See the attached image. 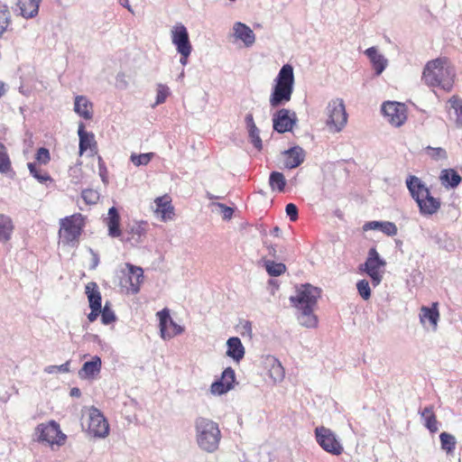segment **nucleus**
I'll return each mask as SVG.
<instances>
[{
	"instance_id": "f257e3e1",
	"label": "nucleus",
	"mask_w": 462,
	"mask_h": 462,
	"mask_svg": "<svg viewBox=\"0 0 462 462\" xmlns=\"http://www.w3.org/2000/svg\"><path fill=\"white\" fill-rule=\"evenodd\" d=\"M455 79V67L447 58L430 60L423 69L422 80L431 88H439L449 92L453 88Z\"/></svg>"
},
{
	"instance_id": "f03ea898",
	"label": "nucleus",
	"mask_w": 462,
	"mask_h": 462,
	"mask_svg": "<svg viewBox=\"0 0 462 462\" xmlns=\"http://www.w3.org/2000/svg\"><path fill=\"white\" fill-rule=\"evenodd\" d=\"M195 441L203 452L213 454L219 448L222 439L217 422L206 417H198L194 420Z\"/></svg>"
},
{
	"instance_id": "7ed1b4c3",
	"label": "nucleus",
	"mask_w": 462,
	"mask_h": 462,
	"mask_svg": "<svg viewBox=\"0 0 462 462\" xmlns=\"http://www.w3.org/2000/svg\"><path fill=\"white\" fill-rule=\"evenodd\" d=\"M294 73L291 64L283 65L273 80L269 97L271 107L276 108L291 101L294 89Z\"/></svg>"
},
{
	"instance_id": "20e7f679",
	"label": "nucleus",
	"mask_w": 462,
	"mask_h": 462,
	"mask_svg": "<svg viewBox=\"0 0 462 462\" xmlns=\"http://www.w3.org/2000/svg\"><path fill=\"white\" fill-rule=\"evenodd\" d=\"M33 439L53 448L55 445L58 447L63 446L67 436L61 431L60 424L51 420L48 422L40 423L35 427Z\"/></svg>"
},
{
	"instance_id": "39448f33",
	"label": "nucleus",
	"mask_w": 462,
	"mask_h": 462,
	"mask_svg": "<svg viewBox=\"0 0 462 462\" xmlns=\"http://www.w3.org/2000/svg\"><path fill=\"white\" fill-rule=\"evenodd\" d=\"M326 125L329 132L339 133L347 123V114L345 104L341 98L331 99L325 109Z\"/></svg>"
},
{
	"instance_id": "423d86ee",
	"label": "nucleus",
	"mask_w": 462,
	"mask_h": 462,
	"mask_svg": "<svg viewBox=\"0 0 462 462\" xmlns=\"http://www.w3.org/2000/svg\"><path fill=\"white\" fill-rule=\"evenodd\" d=\"M60 228L59 231L61 242L65 245H75L79 243V238L85 226L84 218L81 214H75L60 219Z\"/></svg>"
},
{
	"instance_id": "0eeeda50",
	"label": "nucleus",
	"mask_w": 462,
	"mask_h": 462,
	"mask_svg": "<svg viewBox=\"0 0 462 462\" xmlns=\"http://www.w3.org/2000/svg\"><path fill=\"white\" fill-rule=\"evenodd\" d=\"M314 436L319 446L327 453L340 456L344 452V446L339 437L329 428L316 427Z\"/></svg>"
},
{
	"instance_id": "6e6552de",
	"label": "nucleus",
	"mask_w": 462,
	"mask_h": 462,
	"mask_svg": "<svg viewBox=\"0 0 462 462\" xmlns=\"http://www.w3.org/2000/svg\"><path fill=\"white\" fill-rule=\"evenodd\" d=\"M385 263V261L380 257L375 248L369 250L364 268L361 266L360 270L365 272L370 276L374 287H376L382 282V269L384 267Z\"/></svg>"
},
{
	"instance_id": "1a4fd4ad",
	"label": "nucleus",
	"mask_w": 462,
	"mask_h": 462,
	"mask_svg": "<svg viewBox=\"0 0 462 462\" xmlns=\"http://www.w3.org/2000/svg\"><path fill=\"white\" fill-rule=\"evenodd\" d=\"M88 432L89 435L98 439H105L109 434V424L106 419L94 406H91L88 410Z\"/></svg>"
},
{
	"instance_id": "9d476101",
	"label": "nucleus",
	"mask_w": 462,
	"mask_h": 462,
	"mask_svg": "<svg viewBox=\"0 0 462 462\" xmlns=\"http://www.w3.org/2000/svg\"><path fill=\"white\" fill-rule=\"evenodd\" d=\"M320 297V290L318 287L306 283L301 284L297 289L295 296H291L290 300L293 307L312 306L316 307L318 299Z\"/></svg>"
},
{
	"instance_id": "9b49d317",
	"label": "nucleus",
	"mask_w": 462,
	"mask_h": 462,
	"mask_svg": "<svg viewBox=\"0 0 462 462\" xmlns=\"http://www.w3.org/2000/svg\"><path fill=\"white\" fill-rule=\"evenodd\" d=\"M273 130L279 134L291 132L297 124L296 113L290 109L281 108L273 115Z\"/></svg>"
},
{
	"instance_id": "f8f14e48",
	"label": "nucleus",
	"mask_w": 462,
	"mask_h": 462,
	"mask_svg": "<svg viewBox=\"0 0 462 462\" xmlns=\"http://www.w3.org/2000/svg\"><path fill=\"white\" fill-rule=\"evenodd\" d=\"M156 315L160 321V334L162 339H171L173 337L183 333L184 328L178 325L171 319L168 309L165 308L161 311H158Z\"/></svg>"
},
{
	"instance_id": "ddd939ff",
	"label": "nucleus",
	"mask_w": 462,
	"mask_h": 462,
	"mask_svg": "<svg viewBox=\"0 0 462 462\" xmlns=\"http://www.w3.org/2000/svg\"><path fill=\"white\" fill-rule=\"evenodd\" d=\"M382 112L387 121L394 126H401L407 119L406 106L399 102L383 103Z\"/></svg>"
},
{
	"instance_id": "4468645a",
	"label": "nucleus",
	"mask_w": 462,
	"mask_h": 462,
	"mask_svg": "<svg viewBox=\"0 0 462 462\" xmlns=\"http://www.w3.org/2000/svg\"><path fill=\"white\" fill-rule=\"evenodd\" d=\"M171 40L172 44L175 46L176 51L192 49L189 32L186 26L181 23H177L171 27Z\"/></svg>"
},
{
	"instance_id": "2eb2a0df",
	"label": "nucleus",
	"mask_w": 462,
	"mask_h": 462,
	"mask_svg": "<svg viewBox=\"0 0 462 462\" xmlns=\"http://www.w3.org/2000/svg\"><path fill=\"white\" fill-rule=\"evenodd\" d=\"M297 310V319L300 326L307 328L318 327L319 319L315 314V308L312 306L294 307Z\"/></svg>"
},
{
	"instance_id": "dca6fc26",
	"label": "nucleus",
	"mask_w": 462,
	"mask_h": 462,
	"mask_svg": "<svg viewBox=\"0 0 462 462\" xmlns=\"http://www.w3.org/2000/svg\"><path fill=\"white\" fill-rule=\"evenodd\" d=\"M154 203L156 206L154 213L162 221L166 222L173 218L174 208L171 206V199L168 195L155 199Z\"/></svg>"
},
{
	"instance_id": "f3484780",
	"label": "nucleus",
	"mask_w": 462,
	"mask_h": 462,
	"mask_svg": "<svg viewBox=\"0 0 462 462\" xmlns=\"http://www.w3.org/2000/svg\"><path fill=\"white\" fill-rule=\"evenodd\" d=\"M420 321L423 327H427V324L431 328L432 330H436L438 328V322L439 319V312L438 309V303H432L431 307L422 306L420 311Z\"/></svg>"
},
{
	"instance_id": "a211bd4d",
	"label": "nucleus",
	"mask_w": 462,
	"mask_h": 462,
	"mask_svg": "<svg viewBox=\"0 0 462 462\" xmlns=\"http://www.w3.org/2000/svg\"><path fill=\"white\" fill-rule=\"evenodd\" d=\"M416 203L420 215L425 217L436 214L441 207L440 199L431 196L430 191L427 193V196L424 195L420 200L416 201Z\"/></svg>"
},
{
	"instance_id": "6ab92c4d",
	"label": "nucleus",
	"mask_w": 462,
	"mask_h": 462,
	"mask_svg": "<svg viewBox=\"0 0 462 462\" xmlns=\"http://www.w3.org/2000/svg\"><path fill=\"white\" fill-rule=\"evenodd\" d=\"M406 186L411 194V197L416 201L420 200L424 195L430 191L429 188L420 178L414 175H410L406 179Z\"/></svg>"
},
{
	"instance_id": "aec40b11",
	"label": "nucleus",
	"mask_w": 462,
	"mask_h": 462,
	"mask_svg": "<svg viewBox=\"0 0 462 462\" xmlns=\"http://www.w3.org/2000/svg\"><path fill=\"white\" fill-rule=\"evenodd\" d=\"M128 269L127 282L129 287L127 291L132 294H136L140 291V286L143 281V271L141 267L134 266L131 263H126Z\"/></svg>"
},
{
	"instance_id": "412c9836",
	"label": "nucleus",
	"mask_w": 462,
	"mask_h": 462,
	"mask_svg": "<svg viewBox=\"0 0 462 462\" xmlns=\"http://www.w3.org/2000/svg\"><path fill=\"white\" fill-rule=\"evenodd\" d=\"M263 364L274 383H280L283 380L285 375L284 368L276 357L266 356L263 359Z\"/></svg>"
},
{
	"instance_id": "4be33fe9",
	"label": "nucleus",
	"mask_w": 462,
	"mask_h": 462,
	"mask_svg": "<svg viewBox=\"0 0 462 462\" xmlns=\"http://www.w3.org/2000/svg\"><path fill=\"white\" fill-rule=\"evenodd\" d=\"M107 226L108 236L113 238H118L122 236L120 228V216L117 209L112 207L108 209L107 217L105 218Z\"/></svg>"
},
{
	"instance_id": "5701e85b",
	"label": "nucleus",
	"mask_w": 462,
	"mask_h": 462,
	"mask_svg": "<svg viewBox=\"0 0 462 462\" xmlns=\"http://www.w3.org/2000/svg\"><path fill=\"white\" fill-rule=\"evenodd\" d=\"M439 180L442 187L446 189H454L457 188L462 181V178L458 172L451 168L441 170Z\"/></svg>"
},
{
	"instance_id": "b1692460",
	"label": "nucleus",
	"mask_w": 462,
	"mask_h": 462,
	"mask_svg": "<svg viewBox=\"0 0 462 462\" xmlns=\"http://www.w3.org/2000/svg\"><path fill=\"white\" fill-rule=\"evenodd\" d=\"M234 36L242 41L246 47H251L255 42V34L246 24L237 22L233 26Z\"/></svg>"
},
{
	"instance_id": "393cba45",
	"label": "nucleus",
	"mask_w": 462,
	"mask_h": 462,
	"mask_svg": "<svg viewBox=\"0 0 462 462\" xmlns=\"http://www.w3.org/2000/svg\"><path fill=\"white\" fill-rule=\"evenodd\" d=\"M101 366V358L97 356H94L90 361L84 363L83 366L79 371V375L81 379H92L100 373Z\"/></svg>"
},
{
	"instance_id": "a878e982",
	"label": "nucleus",
	"mask_w": 462,
	"mask_h": 462,
	"mask_svg": "<svg viewBox=\"0 0 462 462\" xmlns=\"http://www.w3.org/2000/svg\"><path fill=\"white\" fill-rule=\"evenodd\" d=\"M365 55L370 60L373 68L375 71V74L379 76L383 73L388 64L387 59L384 56L378 52L375 47H370L365 51Z\"/></svg>"
},
{
	"instance_id": "bb28decb",
	"label": "nucleus",
	"mask_w": 462,
	"mask_h": 462,
	"mask_svg": "<svg viewBox=\"0 0 462 462\" xmlns=\"http://www.w3.org/2000/svg\"><path fill=\"white\" fill-rule=\"evenodd\" d=\"M74 111L84 119L89 120L93 116V105L87 97L76 96Z\"/></svg>"
},
{
	"instance_id": "cd10ccee",
	"label": "nucleus",
	"mask_w": 462,
	"mask_h": 462,
	"mask_svg": "<svg viewBox=\"0 0 462 462\" xmlns=\"http://www.w3.org/2000/svg\"><path fill=\"white\" fill-rule=\"evenodd\" d=\"M363 230H380L389 236H395L398 231L396 225L390 221H369L363 226Z\"/></svg>"
},
{
	"instance_id": "c85d7f7f",
	"label": "nucleus",
	"mask_w": 462,
	"mask_h": 462,
	"mask_svg": "<svg viewBox=\"0 0 462 462\" xmlns=\"http://www.w3.org/2000/svg\"><path fill=\"white\" fill-rule=\"evenodd\" d=\"M286 160L285 166L288 169H294L300 165L305 159V152L300 146H294L285 151Z\"/></svg>"
},
{
	"instance_id": "c756f323",
	"label": "nucleus",
	"mask_w": 462,
	"mask_h": 462,
	"mask_svg": "<svg viewBox=\"0 0 462 462\" xmlns=\"http://www.w3.org/2000/svg\"><path fill=\"white\" fill-rule=\"evenodd\" d=\"M78 134L79 137V154L82 155L88 149L96 148L97 142L93 133L85 131L83 123L79 125Z\"/></svg>"
},
{
	"instance_id": "7c9ffc66",
	"label": "nucleus",
	"mask_w": 462,
	"mask_h": 462,
	"mask_svg": "<svg viewBox=\"0 0 462 462\" xmlns=\"http://www.w3.org/2000/svg\"><path fill=\"white\" fill-rule=\"evenodd\" d=\"M245 122L246 125V129L248 131V135L251 139L253 145L257 149L261 150L263 148L262 139L260 137V130L256 126L253 114L248 113L245 117Z\"/></svg>"
},
{
	"instance_id": "2f4dec72",
	"label": "nucleus",
	"mask_w": 462,
	"mask_h": 462,
	"mask_svg": "<svg viewBox=\"0 0 462 462\" xmlns=\"http://www.w3.org/2000/svg\"><path fill=\"white\" fill-rule=\"evenodd\" d=\"M226 356L233 360L239 362L244 358L245 347L239 337H233L227 339L226 342Z\"/></svg>"
},
{
	"instance_id": "473e14b6",
	"label": "nucleus",
	"mask_w": 462,
	"mask_h": 462,
	"mask_svg": "<svg viewBox=\"0 0 462 462\" xmlns=\"http://www.w3.org/2000/svg\"><path fill=\"white\" fill-rule=\"evenodd\" d=\"M147 231V222L140 221L134 222L129 226L128 235L126 241L132 244H139L143 241Z\"/></svg>"
},
{
	"instance_id": "72a5a7b5",
	"label": "nucleus",
	"mask_w": 462,
	"mask_h": 462,
	"mask_svg": "<svg viewBox=\"0 0 462 462\" xmlns=\"http://www.w3.org/2000/svg\"><path fill=\"white\" fill-rule=\"evenodd\" d=\"M42 0H17V5L23 17L29 19L36 16Z\"/></svg>"
},
{
	"instance_id": "f704fd0d",
	"label": "nucleus",
	"mask_w": 462,
	"mask_h": 462,
	"mask_svg": "<svg viewBox=\"0 0 462 462\" xmlns=\"http://www.w3.org/2000/svg\"><path fill=\"white\" fill-rule=\"evenodd\" d=\"M85 292L88 296L89 308H102L101 293L99 291L97 284L95 282H90L86 285Z\"/></svg>"
},
{
	"instance_id": "c9c22d12",
	"label": "nucleus",
	"mask_w": 462,
	"mask_h": 462,
	"mask_svg": "<svg viewBox=\"0 0 462 462\" xmlns=\"http://www.w3.org/2000/svg\"><path fill=\"white\" fill-rule=\"evenodd\" d=\"M420 414L423 420L424 426L431 432L435 433L438 431V420L436 419L433 408L431 406L425 407L420 411Z\"/></svg>"
},
{
	"instance_id": "e433bc0d",
	"label": "nucleus",
	"mask_w": 462,
	"mask_h": 462,
	"mask_svg": "<svg viewBox=\"0 0 462 462\" xmlns=\"http://www.w3.org/2000/svg\"><path fill=\"white\" fill-rule=\"evenodd\" d=\"M13 229L12 219L6 215L0 214V241H8L11 238Z\"/></svg>"
},
{
	"instance_id": "4c0bfd02",
	"label": "nucleus",
	"mask_w": 462,
	"mask_h": 462,
	"mask_svg": "<svg viewBox=\"0 0 462 462\" xmlns=\"http://www.w3.org/2000/svg\"><path fill=\"white\" fill-rule=\"evenodd\" d=\"M269 185L272 190L283 192L286 185L284 175L279 171H273L269 177Z\"/></svg>"
},
{
	"instance_id": "58836bf2",
	"label": "nucleus",
	"mask_w": 462,
	"mask_h": 462,
	"mask_svg": "<svg viewBox=\"0 0 462 462\" xmlns=\"http://www.w3.org/2000/svg\"><path fill=\"white\" fill-rule=\"evenodd\" d=\"M450 109L454 110L455 123L457 127H462V98L453 96L448 99Z\"/></svg>"
},
{
	"instance_id": "ea45409f",
	"label": "nucleus",
	"mask_w": 462,
	"mask_h": 462,
	"mask_svg": "<svg viewBox=\"0 0 462 462\" xmlns=\"http://www.w3.org/2000/svg\"><path fill=\"white\" fill-rule=\"evenodd\" d=\"M265 270L270 276H280L286 272V266L282 263H276L271 260L263 262Z\"/></svg>"
},
{
	"instance_id": "a19ab883",
	"label": "nucleus",
	"mask_w": 462,
	"mask_h": 462,
	"mask_svg": "<svg viewBox=\"0 0 462 462\" xmlns=\"http://www.w3.org/2000/svg\"><path fill=\"white\" fill-rule=\"evenodd\" d=\"M439 439L441 443V448L445 450L448 454H451L454 452L456 448V438L448 432H442L439 435Z\"/></svg>"
},
{
	"instance_id": "79ce46f5",
	"label": "nucleus",
	"mask_w": 462,
	"mask_h": 462,
	"mask_svg": "<svg viewBox=\"0 0 462 462\" xmlns=\"http://www.w3.org/2000/svg\"><path fill=\"white\" fill-rule=\"evenodd\" d=\"M425 153L432 160L439 162V161H445L448 159V152L447 151L442 147H432V146H427L425 148Z\"/></svg>"
},
{
	"instance_id": "37998d69",
	"label": "nucleus",
	"mask_w": 462,
	"mask_h": 462,
	"mask_svg": "<svg viewBox=\"0 0 462 462\" xmlns=\"http://www.w3.org/2000/svg\"><path fill=\"white\" fill-rule=\"evenodd\" d=\"M218 381L222 382L226 386L228 385L229 389H233L236 383V374L233 368H226L220 376Z\"/></svg>"
},
{
	"instance_id": "c03bdc74",
	"label": "nucleus",
	"mask_w": 462,
	"mask_h": 462,
	"mask_svg": "<svg viewBox=\"0 0 462 462\" xmlns=\"http://www.w3.org/2000/svg\"><path fill=\"white\" fill-rule=\"evenodd\" d=\"M153 157H154L153 152H146V153H141V154L133 153L130 156V160L135 166L139 167V166L147 165Z\"/></svg>"
},
{
	"instance_id": "a18cd8bd",
	"label": "nucleus",
	"mask_w": 462,
	"mask_h": 462,
	"mask_svg": "<svg viewBox=\"0 0 462 462\" xmlns=\"http://www.w3.org/2000/svg\"><path fill=\"white\" fill-rule=\"evenodd\" d=\"M11 170V162L5 145L0 143V172L7 173Z\"/></svg>"
},
{
	"instance_id": "49530a36",
	"label": "nucleus",
	"mask_w": 462,
	"mask_h": 462,
	"mask_svg": "<svg viewBox=\"0 0 462 462\" xmlns=\"http://www.w3.org/2000/svg\"><path fill=\"white\" fill-rule=\"evenodd\" d=\"M27 166L30 173L41 183H44L51 180L50 175L47 172L39 170L34 163L29 162Z\"/></svg>"
},
{
	"instance_id": "de8ad7c7",
	"label": "nucleus",
	"mask_w": 462,
	"mask_h": 462,
	"mask_svg": "<svg viewBox=\"0 0 462 462\" xmlns=\"http://www.w3.org/2000/svg\"><path fill=\"white\" fill-rule=\"evenodd\" d=\"M170 95V88L164 84L157 85L156 101L153 106L163 104Z\"/></svg>"
},
{
	"instance_id": "09e8293b",
	"label": "nucleus",
	"mask_w": 462,
	"mask_h": 462,
	"mask_svg": "<svg viewBox=\"0 0 462 462\" xmlns=\"http://www.w3.org/2000/svg\"><path fill=\"white\" fill-rule=\"evenodd\" d=\"M101 321L104 325H109L116 320V315L113 310L106 303L103 310L101 309Z\"/></svg>"
},
{
	"instance_id": "8fccbe9b",
	"label": "nucleus",
	"mask_w": 462,
	"mask_h": 462,
	"mask_svg": "<svg viewBox=\"0 0 462 462\" xmlns=\"http://www.w3.org/2000/svg\"><path fill=\"white\" fill-rule=\"evenodd\" d=\"M356 289L359 295L364 300H368L371 297V290L369 282L366 280H361L356 283Z\"/></svg>"
},
{
	"instance_id": "3c124183",
	"label": "nucleus",
	"mask_w": 462,
	"mask_h": 462,
	"mask_svg": "<svg viewBox=\"0 0 462 462\" xmlns=\"http://www.w3.org/2000/svg\"><path fill=\"white\" fill-rule=\"evenodd\" d=\"M225 385L222 382L217 380L210 385V393L213 395H222L229 392L231 389Z\"/></svg>"
},
{
	"instance_id": "603ef678",
	"label": "nucleus",
	"mask_w": 462,
	"mask_h": 462,
	"mask_svg": "<svg viewBox=\"0 0 462 462\" xmlns=\"http://www.w3.org/2000/svg\"><path fill=\"white\" fill-rule=\"evenodd\" d=\"M82 198L88 204H96L99 199V194L97 190L88 189L82 191Z\"/></svg>"
},
{
	"instance_id": "864d4df0",
	"label": "nucleus",
	"mask_w": 462,
	"mask_h": 462,
	"mask_svg": "<svg viewBox=\"0 0 462 462\" xmlns=\"http://www.w3.org/2000/svg\"><path fill=\"white\" fill-rule=\"evenodd\" d=\"M10 23V14L8 10L0 9V37L6 31Z\"/></svg>"
},
{
	"instance_id": "5fc2aeb1",
	"label": "nucleus",
	"mask_w": 462,
	"mask_h": 462,
	"mask_svg": "<svg viewBox=\"0 0 462 462\" xmlns=\"http://www.w3.org/2000/svg\"><path fill=\"white\" fill-rule=\"evenodd\" d=\"M44 372L47 374L69 373V362H66L60 365H48L44 368Z\"/></svg>"
},
{
	"instance_id": "6e6d98bb",
	"label": "nucleus",
	"mask_w": 462,
	"mask_h": 462,
	"mask_svg": "<svg viewBox=\"0 0 462 462\" xmlns=\"http://www.w3.org/2000/svg\"><path fill=\"white\" fill-rule=\"evenodd\" d=\"M69 175L73 183H79L82 178V170L80 164H76L69 167Z\"/></svg>"
},
{
	"instance_id": "4d7b16f0",
	"label": "nucleus",
	"mask_w": 462,
	"mask_h": 462,
	"mask_svg": "<svg viewBox=\"0 0 462 462\" xmlns=\"http://www.w3.org/2000/svg\"><path fill=\"white\" fill-rule=\"evenodd\" d=\"M50 152L48 149L42 147L36 152V160L42 164H47L50 161Z\"/></svg>"
},
{
	"instance_id": "13d9d810",
	"label": "nucleus",
	"mask_w": 462,
	"mask_h": 462,
	"mask_svg": "<svg viewBox=\"0 0 462 462\" xmlns=\"http://www.w3.org/2000/svg\"><path fill=\"white\" fill-rule=\"evenodd\" d=\"M216 206L220 208L223 219L229 220L232 218L234 209L222 203H217Z\"/></svg>"
},
{
	"instance_id": "bf43d9fd",
	"label": "nucleus",
	"mask_w": 462,
	"mask_h": 462,
	"mask_svg": "<svg viewBox=\"0 0 462 462\" xmlns=\"http://www.w3.org/2000/svg\"><path fill=\"white\" fill-rule=\"evenodd\" d=\"M285 212L291 221H295L298 218V208L295 204L289 203L286 205Z\"/></svg>"
},
{
	"instance_id": "052dcab7",
	"label": "nucleus",
	"mask_w": 462,
	"mask_h": 462,
	"mask_svg": "<svg viewBox=\"0 0 462 462\" xmlns=\"http://www.w3.org/2000/svg\"><path fill=\"white\" fill-rule=\"evenodd\" d=\"M192 51V49L189 50H184V51H177V52L180 54V63L184 67L189 62V57L190 56Z\"/></svg>"
},
{
	"instance_id": "680f3d73",
	"label": "nucleus",
	"mask_w": 462,
	"mask_h": 462,
	"mask_svg": "<svg viewBox=\"0 0 462 462\" xmlns=\"http://www.w3.org/2000/svg\"><path fill=\"white\" fill-rule=\"evenodd\" d=\"M90 309H91V311L88 315V319L90 322H94L97 319V317L100 315L101 309H98V308H90Z\"/></svg>"
},
{
	"instance_id": "e2e57ef3",
	"label": "nucleus",
	"mask_w": 462,
	"mask_h": 462,
	"mask_svg": "<svg viewBox=\"0 0 462 462\" xmlns=\"http://www.w3.org/2000/svg\"><path fill=\"white\" fill-rule=\"evenodd\" d=\"M89 253L92 255V263L90 265V269L94 270L97 267L99 263V256L98 254L91 248H89Z\"/></svg>"
},
{
	"instance_id": "0e129e2a",
	"label": "nucleus",
	"mask_w": 462,
	"mask_h": 462,
	"mask_svg": "<svg viewBox=\"0 0 462 462\" xmlns=\"http://www.w3.org/2000/svg\"><path fill=\"white\" fill-rule=\"evenodd\" d=\"M89 338H90V340H91L93 343H95V344L98 345L101 348H104V346H105V345H106V344H105V343H104V341L99 337V336H97V335H90V336H89Z\"/></svg>"
},
{
	"instance_id": "69168bd1",
	"label": "nucleus",
	"mask_w": 462,
	"mask_h": 462,
	"mask_svg": "<svg viewBox=\"0 0 462 462\" xmlns=\"http://www.w3.org/2000/svg\"><path fill=\"white\" fill-rule=\"evenodd\" d=\"M120 2V5H123L124 7L127 8V10L129 12H131L132 14H134V11L129 4V0H119Z\"/></svg>"
},
{
	"instance_id": "338daca9",
	"label": "nucleus",
	"mask_w": 462,
	"mask_h": 462,
	"mask_svg": "<svg viewBox=\"0 0 462 462\" xmlns=\"http://www.w3.org/2000/svg\"><path fill=\"white\" fill-rule=\"evenodd\" d=\"M81 394V392L79 388L74 387L70 390V395L74 397H79Z\"/></svg>"
},
{
	"instance_id": "774afa93",
	"label": "nucleus",
	"mask_w": 462,
	"mask_h": 462,
	"mask_svg": "<svg viewBox=\"0 0 462 462\" xmlns=\"http://www.w3.org/2000/svg\"><path fill=\"white\" fill-rule=\"evenodd\" d=\"M6 93V87L5 84L0 80V97L5 96Z\"/></svg>"
}]
</instances>
